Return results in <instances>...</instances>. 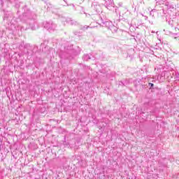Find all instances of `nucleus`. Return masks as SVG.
I'll return each mask as SVG.
<instances>
[{"label": "nucleus", "instance_id": "39448f33", "mask_svg": "<svg viewBox=\"0 0 179 179\" xmlns=\"http://www.w3.org/2000/svg\"><path fill=\"white\" fill-rule=\"evenodd\" d=\"M151 87H153V84L152 83H150Z\"/></svg>", "mask_w": 179, "mask_h": 179}, {"label": "nucleus", "instance_id": "f03ea898", "mask_svg": "<svg viewBox=\"0 0 179 179\" xmlns=\"http://www.w3.org/2000/svg\"><path fill=\"white\" fill-rule=\"evenodd\" d=\"M89 27H90V26H87V25H84V26H81L80 27V30H87V29H89Z\"/></svg>", "mask_w": 179, "mask_h": 179}, {"label": "nucleus", "instance_id": "20e7f679", "mask_svg": "<svg viewBox=\"0 0 179 179\" xmlns=\"http://www.w3.org/2000/svg\"><path fill=\"white\" fill-rule=\"evenodd\" d=\"M67 22L69 23V24H76V22H74L72 20H69Z\"/></svg>", "mask_w": 179, "mask_h": 179}, {"label": "nucleus", "instance_id": "7ed1b4c3", "mask_svg": "<svg viewBox=\"0 0 179 179\" xmlns=\"http://www.w3.org/2000/svg\"><path fill=\"white\" fill-rule=\"evenodd\" d=\"M83 59H85V61H89V59H90V56L89 55H85L83 56Z\"/></svg>", "mask_w": 179, "mask_h": 179}, {"label": "nucleus", "instance_id": "f257e3e1", "mask_svg": "<svg viewBox=\"0 0 179 179\" xmlns=\"http://www.w3.org/2000/svg\"><path fill=\"white\" fill-rule=\"evenodd\" d=\"M44 27L49 31H55L57 29V24H54L52 21H50L45 23Z\"/></svg>", "mask_w": 179, "mask_h": 179}]
</instances>
